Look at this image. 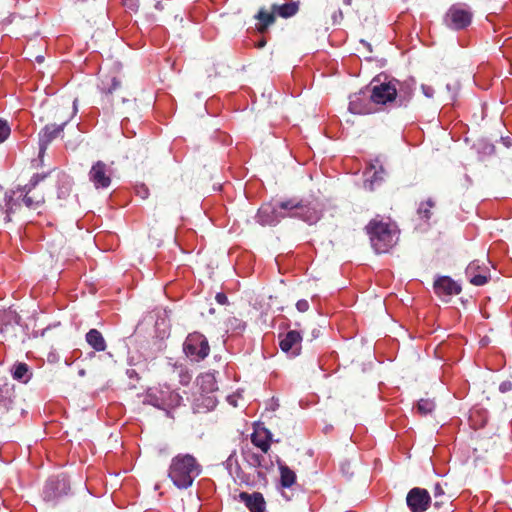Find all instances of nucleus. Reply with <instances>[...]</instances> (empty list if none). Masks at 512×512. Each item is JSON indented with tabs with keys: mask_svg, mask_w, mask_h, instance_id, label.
Returning <instances> with one entry per match:
<instances>
[{
	"mask_svg": "<svg viewBox=\"0 0 512 512\" xmlns=\"http://www.w3.org/2000/svg\"><path fill=\"white\" fill-rule=\"evenodd\" d=\"M296 308L301 313L306 312L309 309V303L305 299H300L296 303Z\"/></svg>",
	"mask_w": 512,
	"mask_h": 512,
	"instance_id": "35",
	"label": "nucleus"
},
{
	"mask_svg": "<svg viewBox=\"0 0 512 512\" xmlns=\"http://www.w3.org/2000/svg\"><path fill=\"white\" fill-rule=\"evenodd\" d=\"M2 316L9 321H14L15 323L19 322V316L13 311H4L2 312Z\"/></svg>",
	"mask_w": 512,
	"mask_h": 512,
	"instance_id": "34",
	"label": "nucleus"
},
{
	"mask_svg": "<svg viewBox=\"0 0 512 512\" xmlns=\"http://www.w3.org/2000/svg\"><path fill=\"white\" fill-rule=\"evenodd\" d=\"M406 503L411 512H424L430 506L431 497L426 489L415 487L408 492Z\"/></svg>",
	"mask_w": 512,
	"mask_h": 512,
	"instance_id": "10",
	"label": "nucleus"
},
{
	"mask_svg": "<svg viewBox=\"0 0 512 512\" xmlns=\"http://www.w3.org/2000/svg\"><path fill=\"white\" fill-rule=\"evenodd\" d=\"M31 375L29 366L26 363L18 362L12 368L13 379L21 383H27L30 380Z\"/></svg>",
	"mask_w": 512,
	"mask_h": 512,
	"instance_id": "24",
	"label": "nucleus"
},
{
	"mask_svg": "<svg viewBox=\"0 0 512 512\" xmlns=\"http://www.w3.org/2000/svg\"><path fill=\"white\" fill-rule=\"evenodd\" d=\"M421 90L427 98H432L434 96V89L429 85L422 84Z\"/></svg>",
	"mask_w": 512,
	"mask_h": 512,
	"instance_id": "36",
	"label": "nucleus"
},
{
	"mask_svg": "<svg viewBox=\"0 0 512 512\" xmlns=\"http://www.w3.org/2000/svg\"><path fill=\"white\" fill-rule=\"evenodd\" d=\"M191 377L190 375H188L187 373L183 376H181V383L183 384H188L189 381H190Z\"/></svg>",
	"mask_w": 512,
	"mask_h": 512,
	"instance_id": "39",
	"label": "nucleus"
},
{
	"mask_svg": "<svg viewBox=\"0 0 512 512\" xmlns=\"http://www.w3.org/2000/svg\"><path fill=\"white\" fill-rule=\"evenodd\" d=\"M371 245L376 253H387L398 241V230L395 224L373 219L366 226Z\"/></svg>",
	"mask_w": 512,
	"mask_h": 512,
	"instance_id": "3",
	"label": "nucleus"
},
{
	"mask_svg": "<svg viewBox=\"0 0 512 512\" xmlns=\"http://www.w3.org/2000/svg\"><path fill=\"white\" fill-rule=\"evenodd\" d=\"M239 327L243 330L245 328V324L244 323H239Z\"/></svg>",
	"mask_w": 512,
	"mask_h": 512,
	"instance_id": "44",
	"label": "nucleus"
},
{
	"mask_svg": "<svg viewBox=\"0 0 512 512\" xmlns=\"http://www.w3.org/2000/svg\"><path fill=\"white\" fill-rule=\"evenodd\" d=\"M198 385L202 393L212 394L218 390L217 381L213 374L205 373L198 378Z\"/></svg>",
	"mask_w": 512,
	"mask_h": 512,
	"instance_id": "21",
	"label": "nucleus"
},
{
	"mask_svg": "<svg viewBox=\"0 0 512 512\" xmlns=\"http://www.w3.org/2000/svg\"><path fill=\"white\" fill-rule=\"evenodd\" d=\"M302 335L296 330H290L282 337L280 336L279 346L283 352L295 357L301 352Z\"/></svg>",
	"mask_w": 512,
	"mask_h": 512,
	"instance_id": "14",
	"label": "nucleus"
},
{
	"mask_svg": "<svg viewBox=\"0 0 512 512\" xmlns=\"http://www.w3.org/2000/svg\"><path fill=\"white\" fill-rule=\"evenodd\" d=\"M465 276L475 286H483L490 278L489 269L478 260L469 263L465 270Z\"/></svg>",
	"mask_w": 512,
	"mask_h": 512,
	"instance_id": "12",
	"label": "nucleus"
},
{
	"mask_svg": "<svg viewBox=\"0 0 512 512\" xmlns=\"http://www.w3.org/2000/svg\"><path fill=\"white\" fill-rule=\"evenodd\" d=\"M126 9L131 12H137L139 8V0H122Z\"/></svg>",
	"mask_w": 512,
	"mask_h": 512,
	"instance_id": "33",
	"label": "nucleus"
},
{
	"mask_svg": "<svg viewBox=\"0 0 512 512\" xmlns=\"http://www.w3.org/2000/svg\"><path fill=\"white\" fill-rule=\"evenodd\" d=\"M434 291L438 296H452L461 292V287L450 277L441 276L434 282Z\"/></svg>",
	"mask_w": 512,
	"mask_h": 512,
	"instance_id": "16",
	"label": "nucleus"
},
{
	"mask_svg": "<svg viewBox=\"0 0 512 512\" xmlns=\"http://www.w3.org/2000/svg\"><path fill=\"white\" fill-rule=\"evenodd\" d=\"M435 409V403L431 399H420L417 403V411L421 415L430 414Z\"/></svg>",
	"mask_w": 512,
	"mask_h": 512,
	"instance_id": "30",
	"label": "nucleus"
},
{
	"mask_svg": "<svg viewBox=\"0 0 512 512\" xmlns=\"http://www.w3.org/2000/svg\"><path fill=\"white\" fill-rule=\"evenodd\" d=\"M85 339L89 346L97 352H102L107 348V344L102 333L97 329H90L86 333Z\"/></svg>",
	"mask_w": 512,
	"mask_h": 512,
	"instance_id": "19",
	"label": "nucleus"
},
{
	"mask_svg": "<svg viewBox=\"0 0 512 512\" xmlns=\"http://www.w3.org/2000/svg\"><path fill=\"white\" fill-rule=\"evenodd\" d=\"M345 5H351L352 0H343Z\"/></svg>",
	"mask_w": 512,
	"mask_h": 512,
	"instance_id": "43",
	"label": "nucleus"
},
{
	"mask_svg": "<svg viewBox=\"0 0 512 512\" xmlns=\"http://www.w3.org/2000/svg\"><path fill=\"white\" fill-rule=\"evenodd\" d=\"M36 59H37L38 62H41L43 60V57L42 56H38Z\"/></svg>",
	"mask_w": 512,
	"mask_h": 512,
	"instance_id": "45",
	"label": "nucleus"
},
{
	"mask_svg": "<svg viewBox=\"0 0 512 512\" xmlns=\"http://www.w3.org/2000/svg\"><path fill=\"white\" fill-rule=\"evenodd\" d=\"M89 180L96 189H106L111 184V172L103 161L95 162L89 171Z\"/></svg>",
	"mask_w": 512,
	"mask_h": 512,
	"instance_id": "11",
	"label": "nucleus"
},
{
	"mask_svg": "<svg viewBox=\"0 0 512 512\" xmlns=\"http://www.w3.org/2000/svg\"><path fill=\"white\" fill-rule=\"evenodd\" d=\"M203 393L200 398L197 399V401L201 402V405H203L207 410H212L217 405V399L214 395L207 394L204 395Z\"/></svg>",
	"mask_w": 512,
	"mask_h": 512,
	"instance_id": "31",
	"label": "nucleus"
},
{
	"mask_svg": "<svg viewBox=\"0 0 512 512\" xmlns=\"http://www.w3.org/2000/svg\"><path fill=\"white\" fill-rule=\"evenodd\" d=\"M238 498L250 512L266 511V501L260 492H241Z\"/></svg>",
	"mask_w": 512,
	"mask_h": 512,
	"instance_id": "15",
	"label": "nucleus"
},
{
	"mask_svg": "<svg viewBox=\"0 0 512 512\" xmlns=\"http://www.w3.org/2000/svg\"><path fill=\"white\" fill-rule=\"evenodd\" d=\"M348 109L353 114L368 115L378 112L372 102V97L368 86L357 93L350 95Z\"/></svg>",
	"mask_w": 512,
	"mask_h": 512,
	"instance_id": "7",
	"label": "nucleus"
},
{
	"mask_svg": "<svg viewBox=\"0 0 512 512\" xmlns=\"http://www.w3.org/2000/svg\"><path fill=\"white\" fill-rule=\"evenodd\" d=\"M299 9L298 3L290 2L283 5H274L273 12L283 18L294 16Z\"/></svg>",
	"mask_w": 512,
	"mask_h": 512,
	"instance_id": "25",
	"label": "nucleus"
},
{
	"mask_svg": "<svg viewBox=\"0 0 512 512\" xmlns=\"http://www.w3.org/2000/svg\"><path fill=\"white\" fill-rule=\"evenodd\" d=\"M280 214L284 218H297V198H289L278 202Z\"/></svg>",
	"mask_w": 512,
	"mask_h": 512,
	"instance_id": "22",
	"label": "nucleus"
},
{
	"mask_svg": "<svg viewBox=\"0 0 512 512\" xmlns=\"http://www.w3.org/2000/svg\"><path fill=\"white\" fill-rule=\"evenodd\" d=\"M511 389H512V383L510 381H504L499 386V390L502 393L508 392Z\"/></svg>",
	"mask_w": 512,
	"mask_h": 512,
	"instance_id": "37",
	"label": "nucleus"
},
{
	"mask_svg": "<svg viewBox=\"0 0 512 512\" xmlns=\"http://www.w3.org/2000/svg\"><path fill=\"white\" fill-rule=\"evenodd\" d=\"M282 220L280 209L277 204L265 203L263 204L256 214V221L265 226H274Z\"/></svg>",
	"mask_w": 512,
	"mask_h": 512,
	"instance_id": "13",
	"label": "nucleus"
},
{
	"mask_svg": "<svg viewBox=\"0 0 512 512\" xmlns=\"http://www.w3.org/2000/svg\"><path fill=\"white\" fill-rule=\"evenodd\" d=\"M368 88L378 111L388 106H406L412 98V89L396 79L380 81L374 78Z\"/></svg>",
	"mask_w": 512,
	"mask_h": 512,
	"instance_id": "1",
	"label": "nucleus"
},
{
	"mask_svg": "<svg viewBox=\"0 0 512 512\" xmlns=\"http://www.w3.org/2000/svg\"><path fill=\"white\" fill-rule=\"evenodd\" d=\"M120 87V81L115 77H106L101 80L99 89L104 94H111Z\"/></svg>",
	"mask_w": 512,
	"mask_h": 512,
	"instance_id": "26",
	"label": "nucleus"
},
{
	"mask_svg": "<svg viewBox=\"0 0 512 512\" xmlns=\"http://www.w3.org/2000/svg\"><path fill=\"white\" fill-rule=\"evenodd\" d=\"M280 472V485L283 488H290L296 482V473L290 469L285 463L278 461Z\"/></svg>",
	"mask_w": 512,
	"mask_h": 512,
	"instance_id": "20",
	"label": "nucleus"
},
{
	"mask_svg": "<svg viewBox=\"0 0 512 512\" xmlns=\"http://www.w3.org/2000/svg\"><path fill=\"white\" fill-rule=\"evenodd\" d=\"M472 13L463 5H452L444 16L445 25L453 30L465 29L471 24Z\"/></svg>",
	"mask_w": 512,
	"mask_h": 512,
	"instance_id": "8",
	"label": "nucleus"
},
{
	"mask_svg": "<svg viewBox=\"0 0 512 512\" xmlns=\"http://www.w3.org/2000/svg\"><path fill=\"white\" fill-rule=\"evenodd\" d=\"M77 99L73 102V108L71 112H67L64 117H62V121L60 124H48L44 126L39 134V154L42 155L45 153L48 145L56 139L58 136L62 134L66 125L71 121V119L77 113Z\"/></svg>",
	"mask_w": 512,
	"mask_h": 512,
	"instance_id": "4",
	"label": "nucleus"
},
{
	"mask_svg": "<svg viewBox=\"0 0 512 512\" xmlns=\"http://www.w3.org/2000/svg\"><path fill=\"white\" fill-rule=\"evenodd\" d=\"M251 442L265 454L270 449L271 433L265 428L256 429L251 435Z\"/></svg>",
	"mask_w": 512,
	"mask_h": 512,
	"instance_id": "18",
	"label": "nucleus"
},
{
	"mask_svg": "<svg viewBox=\"0 0 512 512\" xmlns=\"http://www.w3.org/2000/svg\"><path fill=\"white\" fill-rule=\"evenodd\" d=\"M232 458L233 456L231 455L228 459H227V462L230 463L232 461Z\"/></svg>",
	"mask_w": 512,
	"mask_h": 512,
	"instance_id": "46",
	"label": "nucleus"
},
{
	"mask_svg": "<svg viewBox=\"0 0 512 512\" xmlns=\"http://www.w3.org/2000/svg\"><path fill=\"white\" fill-rule=\"evenodd\" d=\"M257 18L259 20L257 29L261 33L264 32L267 29V27L273 24L275 21L274 13H269L263 10L259 11Z\"/></svg>",
	"mask_w": 512,
	"mask_h": 512,
	"instance_id": "27",
	"label": "nucleus"
},
{
	"mask_svg": "<svg viewBox=\"0 0 512 512\" xmlns=\"http://www.w3.org/2000/svg\"><path fill=\"white\" fill-rule=\"evenodd\" d=\"M11 128L7 121L0 119V144L3 143L10 135Z\"/></svg>",
	"mask_w": 512,
	"mask_h": 512,
	"instance_id": "32",
	"label": "nucleus"
},
{
	"mask_svg": "<svg viewBox=\"0 0 512 512\" xmlns=\"http://www.w3.org/2000/svg\"><path fill=\"white\" fill-rule=\"evenodd\" d=\"M201 471L202 466L193 455L180 453L172 458L168 477L177 488L187 489L192 486Z\"/></svg>",
	"mask_w": 512,
	"mask_h": 512,
	"instance_id": "2",
	"label": "nucleus"
},
{
	"mask_svg": "<svg viewBox=\"0 0 512 512\" xmlns=\"http://www.w3.org/2000/svg\"><path fill=\"white\" fill-rule=\"evenodd\" d=\"M434 207V202L428 199L425 202L420 203L417 213L421 219L429 220L431 218V209Z\"/></svg>",
	"mask_w": 512,
	"mask_h": 512,
	"instance_id": "29",
	"label": "nucleus"
},
{
	"mask_svg": "<svg viewBox=\"0 0 512 512\" xmlns=\"http://www.w3.org/2000/svg\"><path fill=\"white\" fill-rule=\"evenodd\" d=\"M433 496L435 498L434 506L440 508L442 505L449 501V497L446 495L442 485L436 483L433 488Z\"/></svg>",
	"mask_w": 512,
	"mask_h": 512,
	"instance_id": "28",
	"label": "nucleus"
},
{
	"mask_svg": "<svg viewBox=\"0 0 512 512\" xmlns=\"http://www.w3.org/2000/svg\"><path fill=\"white\" fill-rule=\"evenodd\" d=\"M244 460L246 461V463L253 467V468H256L258 471H257V474L258 476H264L265 473L270 469L272 463L267 461L265 459V456L264 454H258V453H255V452H252V451H245L244 452Z\"/></svg>",
	"mask_w": 512,
	"mask_h": 512,
	"instance_id": "17",
	"label": "nucleus"
},
{
	"mask_svg": "<svg viewBox=\"0 0 512 512\" xmlns=\"http://www.w3.org/2000/svg\"><path fill=\"white\" fill-rule=\"evenodd\" d=\"M46 177V173L34 174L30 181L25 186H23V188L19 189L21 196H23V203L26 207L36 209L44 203V193L37 191L36 187Z\"/></svg>",
	"mask_w": 512,
	"mask_h": 512,
	"instance_id": "6",
	"label": "nucleus"
},
{
	"mask_svg": "<svg viewBox=\"0 0 512 512\" xmlns=\"http://www.w3.org/2000/svg\"><path fill=\"white\" fill-rule=\"evenodd\" d=\"M297 219H300L309 225L315 224L321 218V209L315 201L297 199Z\"/></svg>",
	"mask_w": 512,
	"mask_h": 512,
	"instance_id": "9",
	"label": "nucleus"
},
{
	"mask_svg": "<svg viewBox=\"0 0 512 512\" xmlns=\"http://www.w3.org/2000/svg\"><path fill=\"white\" fill-rule=\"evenodd\" d=\"M183 351L192 361L199 362L209 355L210 346L203 334L193 332L187 336L183 344Z\"/></svg>",
	"mask_w": 512,
	"mask_h": 512,
	"instance_id": "5",
	"label": "nucleus"
},
{
	"mask_svg": "<svg viewBox=\"0 0 512 512\" xmlns=\"http://www.w3.org/2000/svg\"><path fill=\"white\" fill-rule=\"evenodd\" d=\"M78 374H79V376L83 377V376H85L86 373H85L84 369H81V370H79Z\"/></svg>",
	"mask_w": 512,
	"mask_h": 512,
	"instance_id": "41",
	"label": "nucleus"
},
{
	"mask_svg": "<svg viewBox=\"0 0 512 512\" xmlns=\"http://www.w3.org/2000/svg\"><path fill=\"white\" fill-rule=\"evenodd\" d=\"M15 203H13V196L6 193L4 196L3 204L0 203V221L8 223L11 221V213L14 212Z\"/></svg>",
	"mask_w": 512,
	"mask_h": 512,
	"instance_id": "23",
	"label": "nucleus"
},
{
	"mask_svg": "<svg viewBox=\"0 0 512 512\" xmlns=\"http://www.w3.org/2000/svg\"><path fill=\"white\" fill-rule=\"evenodd\" d=\"M53 481H50L46 486V491L53 485Z\"/></svg>",
	"mask_w": 512,
	"mask_h": 512,
	"instance_id": "42",
	"label": "nucleus"
},
{
	"mask_svg": "<svg viewBox=\"0 0 512 512\" xmlns=\"http://www.w3.org/2000/svg\"><path fill=\"white\" fill-rule=\"evenodd\" d=\"M139 194L141 195V197L144 199L147 197L148 195V190L146 188H142V191H139Z\"/></svg>",
	"mask_w": 512,
	"mask_h": 512,
	"instance_id": "40",
	"label": "nucleus"
},
{
	"mask_svg": "<svg viewBox=\"0 0 512 512\" xmlns=\"http://www.w3.org/2000/svg\"><path fill=\"white\" fill-rule=\"evenodd\" d=\"M215 300L217 303L224 305L228 302V298L224 293H217L215 296Z\"/></svg>",
	"mask_w": 512,
	"mask_h": 512,
	"instance_id": "38",
	"label": "nucleus"
}]
</instances>
